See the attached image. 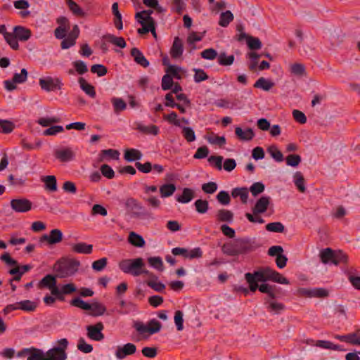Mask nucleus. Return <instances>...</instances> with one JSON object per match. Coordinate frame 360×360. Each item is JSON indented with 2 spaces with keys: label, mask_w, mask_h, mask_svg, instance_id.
<instances>
[{
  "label": "nucleus",
  "mask_w": 360,
  "mask_h": 360,
  "mask_svg": "<svg viewBox=\"0 0 360 360\" xmlns=\"http://www.w3.org/2000/svg\"><path fill=\"white\" fill-rule=\"evenodd\" d=\"M244 276L249 285L250 290L253 292L259 290L262 293L267 294L271 289L276 288L275 285L265 283L267 281L285 285L290 283L288 278L269 266L260 267L253 273H245Z\"/></svg>",
  "instance_id": "f257e3e1"
},
{
  "label": "nucleus",
  "mask_w": 360,
  "mask_h": 360,
  "mask_svg": "<svg viewBox=\"0 0 360 360\" xmlns=\"http://www.w3.org/2000/svg\"><path fill=\"white\" fill-rule=\"evenodd\" d=\"M254 244L255 242L249 238H240L224 243L221 250L226 255L237 256L252 251Z\"/></svg>",
  "instance_id": "f03ea898"
},
{
  "label": "nucleus",
  "mask_w": 360,
  "mask_h": 360,
  "mask_svg": "<svg viewBox=\"0 0 360 360\" xmlns=\"http://www.w3.org/2000/svg\"><path fill=\"white\" fill-rule=\"evenodd\" d=\"M80 262L73 258L63 257L53 266V270L59 278H65L74 276L80 266Z\"/></svg>",
  "instance_id": "7ed1b4c3"
},
{
  "label": "nucleus",
  "mask_w": 360,
  "mask_h": 360,
  "mask_svg": "<svg viewBox=\"0 0 360 360\" xmlns=\"http://www.w3.org/2000/svg\"><path fill=\"white\" fill-rule=\"evenodd\" d=\"M271 198L267 195L260 197L252 208V214L246 213L245 217L252 223L264 224V220L258 216L259 214L264 213L270 204Z\"/></svg>",
  "instance_id": "20e7f679"
},
{
  "label": "nucleus",
  "mask_w": 360,
  "mask_h": 360,
  "mask_svg": "<svg viewBox=\"0 0 360 360\" xmlns=\"http://www.w3.org/2000/svg\"><path fill=\"white\" fill-rule=\"evenodd\" d=\"M58 346L53 347L47 350L45 354V360H66L68 354L66 349L68 347L69 342L66 338H62L57 341Z\"/></svg>",
  "instance_id": "39448f33"
},
{
  "label": "nucleus",
  "mask_w": 360,
  "mask_h": 360,
  "mask_svg": "<svg viewBox=\"0 0 360 360\" xmlns=\"http://www.w3.org/2000/svg\"><path fill=\"white\" fill-rule=\"evenodd\" d=\"M118 266L120 269L125 274H131L134 276H139L141 275L139 269L141 267H145V263L143 258L138 257L136 259H127L121 260Z\"/></svg>",
  "instance_id": "423d86ee"
},
{
  "label": "nucleus",
  "mask_w": 360,
  "mask_h": 360,
  "mask_svg": "<svg viewBox=\"0 0 360 360\" xmlns=\"http://www.w3.org/2000/svg\"><path fill=\"white\" fill-rule=\"evenodd\" d=\"M31 36L32 32L30 29L21 25L15 26L13 32H11L8 45L13 50H18V41H26Z\"/></svg>",
  "instance_id": "0eeeda50"
},
{
  "label": "nucleus",
  "mask_w": 360,
  "mask_h": 360,
  "mask_svg": "<svg viewBox=\"0 0 360 360\" xmlns=\"http://www.w3.org/2000/svg\"><path fill=\"white\" fill-rule=\"evenodd\" d=\"M0 259L7 265L14 266V268H12L8 271V274L13 276V277L9 280V283L13 282V281H20L22 274H20L18 262L12 258L8 252H4L2 254Z\"/></svg>",
  "instance_id": "6e6552de"
},
{
  "label": "nucleus",
  "mask_w": 360,
  "mask_h": 360,
  "mask_svg": "<svg viewBox=\"0 0 360 360\" xmlns=\"http://www.w3.org/2000/svg\"><path fill=\"white\" fill-rule=\"evenodd\" d=\"M125 207L127 212H130L133 217L148 216V212L144 207H143L137 200L133 198H129L126 200Z\"/></svg>",
  "instance_id": "1a4fd4ad"
},
{
  "label": "nucleus",
  "mask_w": 360,
  "mask_h": 360,
  "mask_svg": "<svg viewBox=\"0 0 360 360\" xmlns=\"http://www.w3.org/2000/svg\"><path fill=\"white\" fill-rule=\"evenodd\" d=\"M18 357L27 356V360H45V354L41 349L34 347L23 348L16 354Z\"/></svg>",
  "instance_id": "9d476101"
},
{
  "label": "nucleus",
  "mask_w": 360,
  "mask_h": 360,
  "mask_svg": "<svg viewBox=\"0 0 360 360\" xmlns=\"http://www.w3.org/2000/svg\"><path fill=\"white\" fill-rule=\"evenodd\" d=\"M10 205L13 211L19 213L27 212L32 208V202L25 198L12 199Z\"/></svg>",
  "instance_id": "9b49d317"
},
{
  "label": "nucleus",
  "mask_w": 360,
  "mask_h": 360,
  "mask_svg": "<svg viewBox=\"0 0 360 360\" xmlns=\"http://www.w3.org/2000/svg\"><path fill=\"white\" fill-rule=\"evenodd\" d=\"M39 84L40 87L46 91L60 90L63 86L60 79L51 77L39 79Z\"/></svg>",
  "instance_id": "f8f14e48"
},
{
  "label": "nucleus",
  "mask_w": 360,
  "mask_h": 360,
  "mask_svg": "<svg viewBox=\"0 0 360 360\" xmlns=\"http://www.w3.org/2000/svg\"><path fill=\"white\" fill-rule=\"evenodd\" d=\"M28 72L25 68L21 70L20 73H15L12 78V80L4 81L5 88L12 91L16 89L15 84H22L27 80Z\"/></svg>",
  "instance_id": "ddd939ff"
},
{
  "label": "nucleus",
  "mask_w": 360,
  "mask_h": 360,
  "mask_svg": "<svg viewBox=\"0 0 360 360\" xmlns=\"http://www.w3.org/2000/svg\"><path fill=\"white\" fill-rule=\"evenodd\" d=\"M104 326L102 322H98L94 325H90L86 327L87 336L91 340L95 341H101L104 339V335L102 330Z\"/></svg>",
  "instance_id": "4468645a"
},
{
  "label": "nucleus",
  "mask_w": 360,
  "mask_h": 360,
  "mask_svg": "<svg viewBox=\"0 0 360 360\" xmlns=\"http://www.w3.org/2000/svg\"><path fill=\"white\" fill-rule=\"evenodd\" d=\"M63 232L58 229H52L49 234H44L39 238V242L43 243L46 241L48 245H53L60 243L63 240Z\"/></svg>",
  "instance_id": "2eb2a0df"
},
{
  "label": "nucleus",
  "mask_w": 360,
  "mask_h": 360,
  "mask_svg": "<svg viewBox=\"0 0 360 360\" xmlns=\"http://www.w3.org/2000/svg\"><path fill=\"white\" fill-rule=\"evenodd\" d=\"M79 28L77 25H75L72 30L69 32L67 37L63 39L60 43V47L62 49H68L76 44V40L79 36Z\"/></svg>",
  "instance_id": "dca6fc26"
},
{
  "label": "nucleus",
  "mask_w": 360,
  "mask_h": 360,
  "mask_svg": "<svg viewBox=\"0 0 360 360\" xmlns=\"http://www.w3.org/2000/svg\"><path fill=\"white\" fill-rule=\"evenodd\" d=\"M298 292L302 295L309 297L325 298L329 295L328 290L323 288H314L312 289L301 288L298 290Z\"/></svg>",
  "instance_id": "f3484780"
},
{
  "label": "nucleus",
  "mask_w": 360,
  "mask_h": 360,
  "mask_svg": "<svg viewBox=\"0 0 360 360\" xmlns=\"http://www.w3.org/2000/svg\"><path fill=\"white\" fill-rule=\"evenodd\" d=\"M56 278H58L57 274H47L38 283V287L39 288H48L51 290V293L54 296V290L57 289L58 287L56 285L57 281Z\"/></svg>",
  "instance_id": "a211bd4d"
},
{
  "label": "nucleus",
  "mask_w": 360,
  "mask_h": 360,
  "mask_svg": "<svg viewBox=\"0 0 360 360\" xmlns=\"http://www.w3.org/2000/svg\"><path fill=\"white\" fill-rule=\"evenodd\" d=\"M53 156L62 162H67L74 159L75 153L70 148H60L53 150Z\"/></svg>",
  "instance_id": "6ab92c4d"
},
{
  "label": "nucleus",
  "mask_w": 360,
  "mask_h": 360,
  "mask_svg": "<svg viewBox=\"0 0 360 360\" xmlns=\"http://www.w3.org/2000/svg\"><path fill=\"white\" fill-rule=\"evenodd\" d=\"M77 291V288L74 283H67L61 286L60 289L58 288L54 290V296L58 300L63 302L65 300L64 295H70Z\"/></svg>",
  "instance_id": "aec40b11"
},
{
  "label": "nucleus",
  "mask_w": 360,
  "mask_h": 360,
  "mask_svg": "<svg viewBox=\"0 0 360 360\" xmlns=\"http://www.w3.org/2000/svg\"><path fill=\"white\" fill-rule=\"evenodd\" d=\"M136 352V346L133 343H127L123 346H119L115 352V356L118 359H123L127 356L132 355Z\"/></svg>",
  "instance_id": "412c9836"
},
{
  "label": "nucleus",
  "mask_w": 360,
  "mask_h": 360,
  "mask_svg": "<svg viewBox=\"0 0 360 360\" xmlns=\"http://www.w3.org/2000/svg\"><path fill=\"white\" fill-rule=\"evenodd\" d=\"M21 144L24 149L32 150L40 148L42 141L35 136H25L21 141Z\"/></svg>",
  "instance_id": "4be33fe9"
},
{
  "label": "nucleus",
  "mask_w": 360,
  "mask_h": 360,
  "mask_svg": "<svg viewBox=\"0 0 360 360\" xmlns=\"http://www.w3.org/2000/svg\"><path fill=\"white\" fill-rule=\"evenodd\" d=\"M184 52L183 41L179 37H175L170 49V56L174 59L179 58Z\"/></svg>",
  "instance_id": "5701e85b"
},
{
  "label": "nucleus",
  "mask_w": 360,
  "mask_h": 360,
  "mask_svg": "<svg viewBox=\"0 0 360 360\" xmlns=\"http://www.w3.org/2000/svg\"><path fill=\"white\" fill-rule=\"evenodd\" d=\"M130 53L137 64L143 68H147L149 66V61L146 58L142 52L138 48H132L131 49Z\"/></svg>",
  "instance_id": "b1692460"
},
{
  "label": "nucleus",
  "mask_w": 360,
  "mask_h": 360,
  "mask_svg": "<svg viewBox=\"0 0 360 360\" xmlns=\"http://www.w3.org/2000/svg\"><path fill=\"white\" fill-rule=\"evenodd\" d=\"M264 304L269 312H273L276 314H280L285 308L283 303L272 301L268 297L264 299Z\"/></svg>",
  "instance_id": "393cba45"
},
{
  "label": "nucleus",
  "mask_w": 360,
  "mask_h": 360,
  "mask_svg": "<svg viewBox=\"0 0 360 360\" xmlns=\"http://www.w3.org/2000/svg\"><path fill=\"white\" fill-rule=\"evenodd\" d=\"M102 38L103 39H105L108 42L121 49H124L127 46V43L122 37H116L112 34H104Z\"/></svg>",
  "instance_id": "a878e982"
},
{
  "label": "nucleus",
  "mask_w": 360,
  "mask_h": 360,
  "mask_svg": "<svg viewBox=\"0 0 360 360\" xmlns=\"http://www.w3.org/2000/svg\"><path fill=\"white\" fill-rule=\"evenodd\" d=\"M143 156L142 153L135 148H127L124 150V158L127 162H134L139 160Z\"/></svg>",
  "instance_id": "bb28decb"
},
{
  "label": "nucleus",
  "mask_w": 360,
  "mask_h": 360,
  "mask_svg": "<svg viewBox=\"0 0 360 360\" xmlns=\"http://www.w3.org/2000/svg\"><path fill=\"white\" fill-rule=\"evenodd\" d=\"M72 250L79 254L89 255L93 251V245L85 243H78L72 245Z\"/></svg>",
  "instance_id": "cd10ccee"
},
{
  "label": "nucleus",
  "mask_w": 360,
  "mask_h": 360,
  "mask_svg": "<svg viewBox=\"0 0 360 360\" xmlns=\"http://www.w3.org/2000/svg\"><path fill=\"white\" fill-rule=\"evenodd\" d=\"M216 217L218 221L231 223L233 221V213L229 210L220 209L217 211Z\"/></svg>",
  "instance_id": "c85d7f7f"
},
{
  "label": "nucleus",
  "mask_w": 360,
  "mask_h": 360,
  "mask_svg": "<svg viewBox=\"0 0 360 360\" xmlns=\"http://www.w3.org/2000/svg\"><path fill=\"white\" fill-rule=\"evenodd\" d=\"M78 82L80 85V88L91 98H94L96 96L95 87L89 84L86 79L83 77H79Z\"/></svg>",
  "instance_id": "c756f323"
},
{
  "label": "nucleus",
  "mask_w": 360,
  "mask_h": 360,
  "mask_svg": "<svg viewBox=\"0 0 360 360\" xmlns=\"http://www.w3.org/2000/svg\"><path fill=\"white\" fill-rule=\"evenodd\" d=\"M128 241L131 245L137 248H143L146 245L144 238L134 231L129 233Z\"/></svg>",
  "instance_id": "7c9ffc66"
},
{
  "label": "nucleus",
  "mask_w": 360,
  "mask_h": 360,
  "mask_svg": "<svg viewBox=\"0 0 360 360\" xmlns=\"http://www.w3.org/2000/svg\"><path fill=\"white\" fill-rule=\"evenodd\" d=\"M195 193L194 191L189 188H184L182 191V194L181 195H178L176 197V200L177 202L181 203H188L192 200L194 198Z\"/></svg>",
  "instance_id": "2f4dec72"
},
{
  "label": "nucleus",
  "mask_w": 360,
  "mask_h": 360,
  "mask_svg": "<svg viewBox=\"0 0 360 360\" xmlns=\"http://www.w3.org/2000/svg\"><path fill=\"white\" fill-rule=\"evenodd\" d=\"M119 6L117 2H114L112 5V12L115 16L114 25L115 27L120 30L123 28L122 15L119 11Z\"/></svg>",
  "instance_id": "473e14b6"
},
{
  "label": "nucleus",
  "mask_w": 360,
  "mask_h": 360,
  "mask_svg": "<svg viewBox=\"0 0 360 360\" xmlns=\"http://www.w3.org/2000/svg\"><path fill=\"white\" fill-rule=\"evenodd\" d=\"M137 22L142 25L141 28H139L137 32L140 34H144L149 32L151 30L152 22L153 21V17H145V19L139 20L136 19Z\"/></svg>",
  "instance_id": "72a5a7b5"
},
{
  "label": "nucleus",
  "mask_w": 360,
  "mask_h": 360,
  "mask_svg": "<svg viewBox=\"0 0 360 360\" xmlns=\"http://www.w3.org/2000/svg\"><path fill=\"white\" fill-rule=\"evenodd\" d=\"M231 195L234 198L240 197L241 202L246 204L248 199V190L246 187L235 188L232 190Z\"/></svg>",
  "instance_id": "f704fd0d"
},
{
  "label": "nucleus",
  "mask_w": 360,
  "mask_h": 360,
  "mask_svg": "<svg viewBox=\"0 0 360 360\" xmlns=\"http://www.w3.org/2000/svg\"><path fill=\"white\" fill-rule=\"evenodd\" d=\"M91 308L89 309L91 311L89 314L92 316H100L105 314L106 311V307L105 305L100 302H93L91 304Z\"/></svg>",
  "instance_id": "c9c22d12"
},
{
  "label": "nucleus",
  "mask_w": 360,
  "mask_h": 360,
  "mask_svg": "<svg viewBox=\"0 0 360 360\" xmlns=\"http://www.w3.org/2000/svg\"><path fill=\"white\" fill-rule=\"evenodd\" d=\"M294 183L298 191L301 193L306 191L305 180L301 172H296L293 176Z\"/></svg>",
  "instance_id": "e433bc0d"
},
{
  "label": "nucleus",
  "mask_w": 360,
  "mask_h": 360,
  "mask_svg": "<svg viewBox=\"0 0 360 360\" xmlns=\"http://www.w3.org/2000/svg\"><path fill=\"white\" fill-rule=\"evenodd\" d=\"M176 188L174 184H163L160 187V193L162 198H167L174 194Z\"/></svg>",
  "instance_id": "4c0bfd02"
},
{
  "label": "nucleus",
  "mask_w": 360,
  "mask_h": 360,
  "mask_svg": "<svg viewBox=\"0 0 360 360\" xmlns=\"http://www.w3.org/2000/svg\"><path fill=\"white\" fill-rule=\"evenodd\" d=\"M274 86V83L264 77L259 78L254 84L255 88H259L264 91H269Z\"/></svg>",
  "instance_id": "58836bf2"
},
{
  "label": "nucleus",
  "mask_w": 360,
  "mask_h": 360,
  "mask_svg": "<svg viewBox=\"0 0 360 360\" xmlns=\"http://www.w3.org/2000/svg\"><path fill=\"white\" fill-rule=\"evenodd\" d=\"M136 129L139 132L146 134L157 135L159 132V129L156 125L151 124L150 126H145L141 124H138Z\"/></svg>",
  "instance_id": "ea45409f"
},
{
  "label": "nucleus",
  "mask_w": 360,
  "mask_h": 360,
  "mask_svg": "<svg viewBox=\"0 0 360 360\" xmlns=\"http://www.w3.org/2000/svg\"><path fill=\"white\" fill-rule=\"evenodd\" d=\"M18 309L25 311H34L37 308V304L29 300L17 302Z\"/></svg>",
  "instance_id": "a19ab883"
},
{
  "label": "nucleus",
  "mask_w": 360,
  "mask_h": 360,
  "mask_svg": "<svg viewBox=\"0 0 360 360\" xmlns=\"http://www.w3.org/2000/svg\"><path fill=\"white\" fill-rule=\"evenodd\" d=\"M333 257H334V250H333L330 248L323 249L320 252L321 261L323 264H328L329 262L333 263Z\"/></svg>",
  "instance_id": "79ce46f5"
},
{
  "label": "nucleus",
  "mask_w": 360,
  "mask_h": 360,
  "mask_svg": "<svg viewBox=\"0 0 360 360\" xmlns=\"http://www.w3.org/2000/svg\"><path fill=\"white\" fill-rule=\"evenodd\" d=\"M43 181L44 182L46 189L50 191H56L57 190V180L55 176H46L43 179Z\"/></svg>",
  "instance_id": "37998d69"
},
{
  "label": "nucleus",
  "mask_w": 360,
  "mask_h": 360,
  "mask_svg": "<svg viewBox=\"0 0 360 360\" xmlns=\"http://www.w3.org/2000/svg\"><path fill=\"white\" fill-rule=\"evenodd\" d=\"M290 72L296 76L303 77L306 76V68L302 63H293L290 66Z\"/></svg>",
  "instance_id": "c03bdc74"
},
{
  "label": "nucleus",
  "mask_w": 360,
  "mask_h": 360,
  "mask_svg": "<svg viewBox=\"0 0 360 360\" xmlns=\"http://www.w3.org/2000/svg\"><path fill=\"white\" fill-rule=\"evenodd\" d=\"M348 261V256L342 250L334 251V257L333 259V264L335 265L341 264H347Z\"/></svg>",
  "instance_id": "a18cd8bd"
},
{
  "label": "nucleus",
  "mask_w": 360,
  "mask_h": 360,
  "mask_svg": "<svg viewBox=\"0 0 360 360\" xmlns=\"http://www.w3.org/2000/svg\"><path fill=\"white\" fill-rule=\"evenodd\" d=\"M233 20V15L230 11H226L221 13L219 25L221 27H227Z\"/></svg>",
  "instance_id": "49530a36"
},
{
  "label": "nucleus",
  "mask_w": 360,
  "mask_h": 360,
  "mask_svg": "<svg viewBox=\"0 0 360 360\" xmlns=\"http://www.w3.org/2000/svg\"><path fill=\"white\" fill-rule=\"evenodd\" d=\"M15 128V124L7 120L0 119V133L9 134L13 131Z\"/></svg>",
  "instance_id": "de8ad7c7"
},
{
  "label": "nucleus",
  "mask_w": 360,
  "mask_h": 360,
  "mask_svg": "<svg viewBox=\"0 0 360 360\" xmlns=\"http://www.w3.org/2000/svg\"><path fill=\"white\" fill-rule=\"evenodd\" d=\"M233 55L226 56V53L222 52L218 56V63L223 66H229L234 62Z\"/></svg>",
  "instance_id": "09e8293b"
},
{
  "label": "nucleus",
  "mask_w": 360,
  "mask_h": 360,
  "mask_svg": "<svg viewBox=\"0 0 360 360\" xmlns=\"http://www.w3.org/2000/svg\"><path fill=\"white\" fill-rule=\"evenodd\" d=\"M69 9L77 16H84L85 13L82 8L73 0H66Z\"/></svg>",
  "instance_id": "8fccbe9b"
},
{
  "label": "nucleus",
  "mask_w": 360,
  "mask_h": 360,
  "mask_svg": "<svg viewBox=\"0 0 360 360\" xmlns=\"http://www.w3.org/2000/svg\"><path fill=\"white\" fill-rule=\"evenodd\" d=\"M195 210L199 214H205L209 210V202L206 200L198 199L194 203Z\"/></svg>",
  "instance_id": "3c124183"
},
{
  "label": "nucleus",
  "mask_w": 360,
  "mask_h": 360,
  "mask_svg": "<svg viewBox=\"0 0 360 360\" xmlns=\"http://www.w3.org/2000/svg\"><path fill=\"white\" fill-rule=\"evenodd\" d=\"M99 156L100 161H103L105 156H108L113 160H118L120 157V152L117 150L115 149L102 150L101 151Z\"/></svg>",
  "instance_id": "603ef678"
},
{
  "label": "nucleus",
  "mask_w": 360,
  "mask_h": 360,
  "mask_svg": "<svg viewBox=\"0 0 360 360\" xmlns=\"http://www.w3.org/2000/svg\"><path fill=\"white\" fill-rule=\"evenodd\" d=\"M267 152L276 162H282L283 160V153L276 146L273 145L269 146L267 149Z\"/></svg>",
  "instance_id": "864d4df0"
},
{
  "label": "nucleus",
  "mask_w": 360,
  "mask_h": 360,
  "mask_svg": "<svg viewBox=\"0 0 360 360\" xmlns=\"http://www.w3.org/2000/svg\"><path fill=\"white\" fill-rule=\"evenodd\" d=\"M266 229L269 232L283 233L285 230V226L279 221L271 222L266 225Z\"/></svg>",
  "instance_id": "5fc2aeb1"
},
{
  "label": "nucleus",
  "mask_w": 360,
  "mask_h": 360,
  "mask_svg": "<svg viewBox=\"0 0 360 360\" xmlns=\"http://www.w3.org/2000/svg\"><path fill=\"white\" fill-rule=\"evenodd\" d=\"M148 264L160 271L164 270V265L160 257H151L148 259Z\"/></svg>",
  "instance_id": "6e6d98bb"
},
{
  "label": "nucleus",
  "mask_w": 360,
  "mask_h": 360,
  "mask_svg": "<svg viewBox=\"0 0 360 360\" xmlns=\"http://www.w3.org/2000/svg\"><path fill=\"white\" fill-rule=\"evenodd\" d=\"M247 45L250 50H258L260 49L262 46V44L260 39L252 36L248 37Z\"/></svg>",
  "instance_id": "4d7b16f0"
},
{
  "label": "nucleus",
  "mask_w": 360,
  "mask_h": 360,
  "mask_svg": "<svg viewBox=\"0 0 360 360\" xmlns=\"http://www.w3.org/2000/svg\"><path fill=\"white\" fill-rule=\"evenodd\" d=\"M162 325L160 322L153 319L148 321V333L150 335L158 333L161 329Z\"/></svg>",
  "instance_id": "13d9d810"
},
{
  "label": "nucleus",
  "mask_w": 360,
  "mask_h": 360,
  "mask_svg": "<svg viewBox=\"0 0 360 360\" xmlns=\"http://www.w3.org/2000/svg\"><path fill=\"white\" fill-rule=\"evenodd\" d=\"M193 71L195 72L193 78L194 81L196 83H200L201 82L207 80L209 77L204 70L200 68H194Z\"/></svg>",
  "instance_id": "bf43d9fd"
},
{
  "label": "nucleus",
  "mask_w": 360,
  "mask_h": 360,
  "mask_svg": "<svg viewBox=\"0 0 360 360\" xmlns=\"http://www.w3.org/2000/svg\"><path fill=\"white\" fill-rule=\"evenodd\" d=\"M70 304L84 310H89L91 308V304L84 302L80 297H75L72 299L70 301Z\"/></svg>",
  "instance_id": "052dcab7"
},
{
  "label": "nucleus",
  "mask_w": 360,
  "mask_h": 360,
  "mask_svg": "<svg viewBox=\"0 0 360 360\" xmlns=\"http://www.w3.org/2000/svg\"><path fill=\"white\" fill-rule=\"evenodd\" d=\"M264 189L265 186L262 182H255L250 187V191L254 197H256L259 194L263 193Z\"/></svg>",
  "instance_id": "680f3d73"
},
{
  "label": "nucleus",
  "mask_w": 360,
  "mask_h": 360,
  "mask_svg": "<svg viewBox=\"0 0 360 360\" xmlns=\"http://www.w3.org/2000/svg\"><path fill=\"white\" fill-rule=\"evenodd\" d=\"M208 162L218 170L222 169L223 157L220 155H211L207 159Z\"/></svg>",
  "instance_id": "e2e57ef3"
},
{
  "label": "nucleus",
  "mask_w": 360,
  "mask_h": 360,
  "mask_svg": "<svg viewBox=\"0 0 360 360\" xmlns=\"http://www.w3.org/2000/svg\"><path fill=\"white\" fill-rule=\"evenodd\" d=\"M287 165L291 167H297L301 162V157L297 154H290L285 158Z\"/></svg>",
  "instance_id": "0e129e2a"
},
{
  "label": "nucleus",
  "mask_w": 360,
  "mask_h": 360,
  "mask_svg": "<svg viewBox=\"0 0 360 360\" xmlns=\"http://www.w3.org/2000/svg\"><path fill=\"white\" fill-rule=\"evenodd\" d=\"M174 84L173 79L171 75L168 74L165 75L162 78L161 87L164 91L169 90L172 88Z\"/></svg>",
  "instance_id": "69168bd1"
},
{
  "label": "nucleus",
  "mask_w": 360,
  "mask_h": 360,
  "mask_svg": "<svg viewBox=\"0 0 360 360\" xmlns=\"http://www.w3.org/2000/svg\"><path fill=\"white\" fill-rule=\"evenodd\" d=\"M112 103L115 112H121L124 110L127 107L125 101L122 98H113L112 99Z\"/></svg>",
  "instance_id": "338daca9"
},
{
  "label": "nucleus",
  "mask_w": 360,
  "mask_h": 360,
  "mask_svg": "<svg viewBox=\"0 0 360 360\" xmlns=\"http://www.w3.org/2000/svg\"><path fill=\"white\" fill-rule=\"evenodd\" d=\"M91 72L97 74L98 77H103L108 72L107 68L101 64H95L91 67Z\"/></svg>",
  "instance_id": "774afa93"
}]
</instances>
